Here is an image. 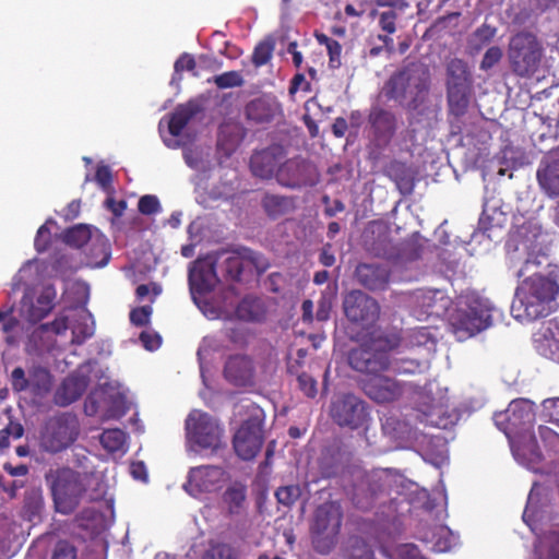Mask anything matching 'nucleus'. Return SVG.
<instances>
[{
	"instance_id": "nucleus-12",
	"label": "nucleus",
	"mask_w": 559,
	"mask_h": 559,
	"mask_svg": "<svg viewBox=\"0 0 559 559\" xmlns=\"http://www.w3.org/2000/svg\"><path fill=\"white\" fill-rule=\"evenodd\" d=\"M347 361L353 370L364 374L362 378H369L389 371L390 353L364 344L349 350Z\"/></svg>"
},
{
	"instance_id": "nucleus-47",
	"label": "nucleus",
	"mask_w": 559,
	"mask_h": 559,
	"mask_svg": "<svg viewBox=\"0 0 559 559\" xmlns=\"http://www.w3.org/2000/svg\"><path fill=\"white\" fill-rule=\"evenodd\" d=\"M542 407L544 419L559 427V397L545 400Z\"/></svg>"
},
{
	"instance_id": "nucleus-56",
	"label": "nucleus",
	"mask_w": 559,
	"mask_h": 559,
	"mask_svg": "<svg viewBox=\"0 0 559 559\" xmlns=\"http://www.w3.org/2000/svg\"><path fill=\"white\" fill-rule=\"evenodd\" d=\"M496 35V28L488 25L483 24L479 26L473 34L474 39L478 43L477 49L481 46L489 44Z\"/></svg>"
},
{
	"instance_id": "nucleus-8",
	"label": "nucleus",
	"mask_w": 559,
	"mask_h": 559,
	"mask_svg": "<svg viewBox=\"0 0 559 559\" xmlns=\"http://www.w3.org/2000/svg\"><path fill=\"white\" fill-rule=\"evenodd\" d=\"M429 88L428 73L418 69L405 68L389 79L385 83V96L397 102L405 100L408 96L414 100L427 93Z\"/></svg>"
},
{
	"instance_id": "nucleus-18",
	"label": "nucleus",
	"mask_w": 559,
	"mask_h": 559,
	"mask_svg": "<svg viewBox=\"0 0 559 559\" xmlns=\"http://www.w3.org/2000/svg\"><path fill=\"white\" fill-rule=\"evenodd\" d=\"M223 373L225 379L235 386H252L254 384L255 367L252 358L248 355L229 356Z\"/></svg>"
},
{
	"instance_id": "nucleus-9",
	"label": "nucleus",
	"mask_w": 559,
	"mask_h": 559,
	"mask_svg": "<svg viewBox=\"0 0 559 559\" xmlns=\"http://www.w3.org/2000/svg\"><path fill=\"white\" fill-rule=\"evenodd\" d=\"M78 433L75 416L64 413L55 416L46 424L40 444L45 451L58 453L70 447L76 440Z\"/></svg>"
},
{
	"instance_id": "nucleus-36",
	"label": "nucleus",
	"mask_w": 559,
	"mask_h": 559,
	"mask_svg": "<svg viewBox=\"0 0 559 559\" xmlns=\"http://www.w3.org/2000/svg\"><path fill=\"white\" fill-rule=\"evenodd\" d=\"M198 104L188 102L176 107L168 122V131L173 136L181 134L190 120L199 112Z\"/></svg>"
},
{
	"instance_id": "nucleus-17",
	"label": "nucleus",
	"mask_w": 559,
	"mask_h": 559,
	"mask_svg": "<svg viewBox=\"0 0 559 559\" xmlns=\"http://www.w3.org/2000/svg\"><path fill=\"white\" fill-rule=\"evenodd\" d=\"M377 4L386 9L381 12L373 9L370 12V16H379V26L386 35H378V38L391 51L393 49V39L389 35L396 32V20L405 12L409 4L406 0H378Z\"/></svg>"
},
{
	"instance_id": "nucleus-51",
	"label": "nucleus",
	"mask_w": 559,
	"mask_h": 559,
	"mask_svg": "<svg viewBox=\"0 0 559 559\" xmlns=\"http://www.w3.org/2000/svg\"><path fill=\"white\" fill-rule=\"evenodd\" d=\"M152 314L151 306H142L131 310L130 321L135 326H145L150 323Z\"/></svg>"
},
{
	"instance_id": "nucleus-39",
	"label": "nucleus",
	"mask_w": 559,
	"mask_h": 559,
	"mask_svg": "<svg viewBox=\"0 0 559 559\" xmlns=\"http://www.w3.org/2000/svg\"><path fill=\"white\" fill-rule=\"evenodd\" d=\"M95 333V323L88 311L80 313L72 326V344L82 345Z\"/></svg>"
},
{
	"instance_id": "nucleus-63",
	"label": "nucleus",
	"mask_w": 559,
	"mask_h": 559,
	"mask_svg": "<svg viewBox=\"0 0 559 559\" xmlns=\"http://www.w3.org/2000/svg\"><path fill=\"white\" fill-rule=\"evenodd\" d=\"M195 66H197V63H195L193 56H191L189 53H182L176 60L174 68H175L176 73H181L185 70H187V71L194 70Z\"/></svg>"
},
{
	"instance_id": "nucleus-44",
	"label": "nucleus",
	"mask_w": 559,
	"mask_h": 559,
	"mask_svg": "<svg viewBox=\"0 0 559 559\" xmlns=\"http://www.w3.org/2000/svg\"><path fill=\"white\" fill-rule=\"evenodd\" d=\"M207 82L214 83L221 90H225L240 87L243 85L245 80L239 71L233 70L214 75L212 79H209Z\"/></svg>"
},
{
	"instance_id": "nucleus-14",
	"label": "nucleus",
	"mask_w": 559,
	"mask_h": 559,
	"mask_svg": "<svg viewBox=\"0 0 559 559\" xmlns=\"http://www.w3.org/2000/svg\"><path fill=\"white\" fill-rule=\"evenodd\" d=\"M344 313L346 318L354 323L370 325L373 323L380 312L377 300L361 290H352L343 301Z\"/></svg>"
},
{
	"instance_id": "nucleus-13",
	"label": "nucleus",
	"mask_w": 559,
	"mask_h": 559,
	"mask_svg": "<svg viewBox=\"0 0 559 559\" xmlns=\"http://www.w3.org/2000/svg\"><path fill=\"white\" fill-rule=\"evenodd\" d=\"M534 404L527 400H515L503 413L495 414V423L508 437L527 431L534 424Z\"/></svg>"
},
{
	"instance_id": "nucleus-40",
	"label": "nucleus",
	"mask_w": 559,
	"mask_h": 559,
	"mask_svg": "<svg viewBox=\"0 0 559 559\" xmlns=\"http://www.w3.org/2000/svg\"><path fill=\"white\" fill-rule=\"evenodd\" d=\"M275 38L272 35L264 37L259 41L252 52L251 62L255 68H261L269 63L275 49Z\"/></svg>"
},
{
	"instance_id": "nucleus-45",
	"label": "nucleus",
	"mask_w": 559,
	"mask_h": 559,
	"mask_svg": "<svg viewBox=\"0 0 559 559\" xmlns=\"http://www.w3.org/2000/svg\"><path fill=\"white\" fill-rule=\"evenodd\" d=\"M301 496V487L299 485H287L278 487L275 491V498L280 504L292 507Z\"/></svg>"
},
{
	"instance_id": "nucleus-35",
	"label": "nucleus",
	"mask_w": 559,
	"mask_h": 559,
	"mask_svg": "<svg viewBox=\"0 0 559 559\" xmlns=\"http://www.w3.org/2000/svg\"><path fill=\"white\" fill-rule=\"evenodd\" d=\"M235 313L242 321L259 322L265 318L266 309L260 298L246 296L237 305Z\"/></svg>"
},
{
	"instance_id": "nucleus-22",
	"label": "nucleus",
	"mask_w": 559,
	"mask_h": 559,
	"mask_svg": "<svg viewBox=\"0 0 559 559\" xmlns=\"http://www.w3.org/2000/svg\"><path fill=\"white\" fill-rule=\"evenodd\" d=\"M383 490L384 485L381 475L366 473L354 485L352 501L356 508L367 511Z\"/></svg>"
},
{
	"instance_id": "nucleus-49",
	"label": "nucleus",
	"mask_w": 559,
	"mask_h": 559,
	"mask_svg": "<svg viewBox=\"0 0 559 559\" xmlns=\"http://www.w3.org/2000/svg\"><path fill=\"white\" fill-rule=\"evenodd\" d=\"M349 556L352 559H373V551L367 543L356 538L350 545Z\"/></svg>"
},
{
	"instance_id": "nucleus-48",
	"label": "nucleus",
	"mask_w": 559,
	"mask_h": 559,
	"mask_svg": "<svg viewBox=\"0 0 559 559\" xmlns=\"http://www.w3.org/2000/svg\"><path fill=\"white\" fill-rule=\"evenodd\" d=\"M394 559H427L415 544H402L393 549Z\"/></svg>"
},
{
	"instance_id": "nucleus-29",
	"label": "nucleus",
	"mask_w": 559,
	"mask_h": 559,
	"mask_svg": "<svg viewBox=\"0 0 559 559\" xmlns=\"http://www.w3.org/2000/svg\"><path fill=\"white\" fill-rule=\"evenodd\" d=\"M447 90H469L471 72L466 61L452 58L445 64Z\"/></svg>"
},
{
	"instance_id": "nucleus-20",
	"label": "nucleus",
	"mask_w": 559,
	"mask_h": 559,
	"mask_svg": "<svg viewBox=\"0 0 559 559\" xmlns=\"http://www.w3.org/2000/svg\"><path fill=\"white\" fill-rule=\"evenodd\" d=\"M413 300L419 316L442 317L452 305V299L442 289L418 290L414 294Z\"/></svg>"
},
{
	"instance_id": "nucleus-7",
	"label": "nucleus",
	"mask_w": 559,
	"mask_h": 559,
	"mask_svg": "<svg viewBox=\"0 0 559 559\" xmlns=\"http://www.w3.org/2000/svg\"><path fill=\"white\" fill-rule=\"evenodd\" d=\"M330 417L338 427L357 430L370 421L369 405L353 393L336 396L330 405Z\"/></svg>"
},
{
	"instance_id": "nucleus-6",
	"label": "nucleus",
	"mask_w": 559,
	"mask_h": 559,
	"mask_svg": "<svg viewBox=\"0 0 559 559\" xmlns=\"http://www.w3.org/2000/svg\"><path fill=\"white\" fill-rule=\"evenodd\" d=\"M250 415L241 424L233 439L236 454L243 461L254 459L263 444L264 412L255 404L249 406Z\"/></svg>"
},
{
	"instance_id": "nucleus-62",
	"label": "nucleus",
	"mask_w": 559,
	"mask_h": 559,
	"mask_svg": "<svg viewBox=\"0 0 559 559\" xmlns=\"http://www.w3.org/2000/svg\"><path fill=\"white\" fill-rule=\"evenodd\" d=\"M411 342L414 345H427L428 343L435 344L431 334L427 328H419L414 330L411 334Z\"/></svg>"
},
{
	"instance_id": "nucleus-52",
	"label": "nucleus",
	"mask_w": 559,
	"mask_h": 559,
	"mask_svg": "<svg viewBox=\"0 0 559 559\" xmlns=\"http://www.w3.org/2000/svg\"><path fill=\"white\" fill-rule=\"evenodd\" d=\"M12 389L16 392H23L28 390L29 386V374L26 377L25 371L22 367H16L11 373Z\"/></svg>"
},
{
	"instance_id": "nucleus-37",
	"label": "nucleus",
	"mask_w": 559,
	"mask_h": 559,
	"mask_svg": "<svg viewBox=\"0 0 559 559\" xmlns=\"http://www.w3.org/2000/svg\"><path fill=\"white\" fill-rule=\"evenodd\" d=\"M52 389V376L50 371L41 366H33L29 369L28 390L35 397H45Z\"/></svg>"
},
{
	"instance_id": "nucleus-54",
	"label": "nucleus",
	"mask_w": 559,
	"mask_h": 559,
	"mask_svg": "<svg viewBox=\"0 0 559 559\" xmlns=\"http://www.w3.org/2000/svg\"><path fill=\"white\" fill-rule=\"evenodd\" d=\"M203 559H237L235 550L226 544L212 548Z\"/></svg>"
},
{
	"instance_id": "nucleus-24",
	"label": "nucleus",
	"mask_w": 559,
	"mask_h": 559,
	"mask_svg": "<svg viewBox=\"0 0 559 559\" xmlns=\"http://www.w3.org/2000/svg\"><path fill=\"white\" fill-rule=\"evenodd\" d=\"M282 114V106L275 97L260 96L245 106V117L255 124L270 123Z\"/></svg>"
},
{
	"instance_id": "nucleus-53",
	"label": "nucleus",
	"mask_w": 559,
	"mask_h": 559,
	"mask_svg": "<svg viewBox=\"0 0 559 559\" xmlns=\"http://www.w3.org/2000/svg\"><path fill=\"white\" fill-rule=\"evenodd\" d=\"M297 381H298V386L299 389L304 392V394L308 397H314L318 393V389H317V380L306 373V372H302L298 376L297 378Z\"/></svg>"
},
{
	"instance_id": "nucleus-4",
	"label": "nucleus",
	"mask_w": 559,
	"mask_h": 559,
	"mask_svg": "<svg viewBox=\"0 0 559 559\" xmlns=\"http://www.w3.org/2000/svg\"><path fill=\"white\" fill-rule=\"evenodd\" d=\"M466 308L451 316L450 324L457 340L463 341L487 329L491 324V302L476 294L466 297Z\"/></svg>"
},
{
	"instance_id": "nucleus-34",
	"label": "nucleus",
	"mask_w": 559,
	"mask_h": 559,
	"mask_svg": "<svg viewBox=\"0 0 559 559\" xmlns=\"http://www.w3.org/2000/svg\"><path fill=\"white\" fill-rule=\"evenodd\" d=\"M448 114L450 123L461 122L469 105V90H447Z\"/></svg>"
},
{
	"instance_id": "nucleus-30",
	"label": "nucleus",
	"mask_w": 559,
	"mask_h": 559,
	"mask_svg": "<svg viewBox=\"0 0 559 559\" xmlns=\"http://www.w3.org/2000/svg\"><path fill=\"white\" fill-rule=\"evenodd\" d=\"M383 173L392 181L403 195L411 194L415 188V179L409 167L400 160H391L383 169Z\"/></svg>"
},
{
	"instance_id": "nucleus-19",
	"label": "nucleus",
	"mask_w": 559,
	"mask_h": 559,
	"mask_svg": "<svg viewBox=\"0 0 559 559\" xmlns=\"http://www.w3.org/2000/svg\"><path fill=\"white\" fill-rule=\"evenodd\" d=\"M369 134L378 146H386L396 132V117L393 112L373 107L368 115Z\"/></svg>"
},
{
	"instance_id": "nucleus-31",
	"label": "nucleus",
	"mask_w": 559,
	"mask_h": 559,
	"mask_svg": "<svg viewBox=\"0 0 559 559\" xmlns=\"http://www.w3.org/2000/svg\"><path fill=\"white\" fill-rule=\"evenodd\" d=\"M85 391V383L79 377L66 378L55 393V403L68 406L78 401Z\"/></svg>"
},
{
	"instance_id": "nucleus-64",
	"label": "nucleus",
	"mask_w": 559,
	"mask_h": 559,
	"mask_svg": "<svg viewBox=\"0 0 559 559\" xmlns=\"http://www.w3.org/2000/svg\"><path fill=\"white\" fill-rule=\"evenodd\" d=\"M140 341L143 346L148 350L157 349L160 346L162 340L157 334H151L148 332H142L140 334Z\"/></svg>"
},
{
	"instance_id": "nucleus-38",
	"label": "nucleus",
	"mask_w": 559,
	"mask_h": 559,
	"mask_svg": "<svg viewBox=\"0 0 559 559\" xmlns=\"http://www.w3.org/2000/svg\"><path fill=\"white\" fill-rule=\"evenodd\" d=\"M99 441L108 453L123 455L128 451V436L119 428L105 429Z\"/></svg>"
},
{
	"instance_id": "nucleus-43",
	"label": "nucleus",
	"mask_w": 559,
	"mask_h": 559,
	"mask_svg": "<svg viewBox=\"0 0 559 559\" xmlns=\"http://www.w3.org/2000/svg\"><path fill=\"white\" fill-rule=\"evenodd\" d=\"M92 233L87 225L79 224L68 228L64 233V242L75 248H82L91 239Z\"/></svg>"
},
{
	"instance_id": "nucleus-5",
	"label": "nucleus",
	"mask_w": 559,
	"mask_h": 559,
	"mask_svg": "<svg viewBox=\"0 0 559 559\" xmlns=\"http://www.w3.org/2000/svg\"><path fill=\"white\" fill-rule=\"evenodd\" d=\"M543 48L535 35L528 32L515 34L509 45V59L513 72L522 78L533 76L539 69Z\"/></svg>"
},
{
	"instance_id": "nucleus-21",
	"label": "nucleus",
	"mask_w": 559,
	"mask_h": 559,
	"mask_svg": "<svg viewBox=\"0 0 559 559\" xmlns=\"http://www.w3.org/2000/svg\"><path fill=\"white\" fill-rule=\"evenodd\" d=\"M284 158V150L280 145H271L264 150L254 152L250 157V170L253 176L261 179H270L281 166Z\"/></svg>"
},
{
	"instance_id": "nucleus-57",
	"label": "nucleus",
	"mask_w": 559,
	"mask_h": 559,
	"mask_svg": "<svg viewBox=\"0 0 559 559\" xmlns=\"http://www.w3.org/2000/svg\"><path fill=\"white\" fill-rule=\"evenodd\" d=\"M22 312L25 316L26 320L36 323L43 320L44 318H35L38 312H41V308L34 302L32 299H26L25 297L22 300Z\"/></svg>"
},
{
	"instance_id": "nucleus-58",
	"label": "nucleus",
	"mask_w": 559,
	"mask_h": 559,
	"mask_svg": "<svg viewBox=\"0 0 559 559\" xmlns=\"http://www.w3.org/2000/svg\"><path fill=\"white\" fill-rule=\"evenodd\" d=\"M299 90L309 93L311 92V83L306 81L304 73H296L293 79L290 80L288 92L290 95L296 94Z\"/></svg>"
},
{
	"instance_id": "nucleus-59",
	"label": "nucleus",
	"mask_w": 559,
	"mask_h": 559,
	"mask_svg": "<svg viewBox=\"0 0 559 559\" xmlns=\"http://www.w3.org/2000/svg\"><path fill=\"white\" fill-rule=\"evenodd\" d=\"M95 180L103 190H108L111 187L112 175L108 166H98L95 173Z\"/></svg>"
},
{
	"instance_id": "nucleus-23",
	"label": "nucleus",
	"mask_w": 559,
	"mask_h": 559,
	"mask_svg": "<svg viewBox=\"0 0 559 559\" xmlns=\"http://www.w3.org/2000/svg\"><path fill=\"white\" fill-rule=\"evenodd\" d=\"M536 176L540 188L549 197H559V147L544 156Z\"/></svg>"
},
{
	"instance_id": "nucleus-50",
	"label": "nucleus",
	"mask_w": 559,
	"mask_h": 559,
	"mask_svg": "<svg viewBox=\"0 0 559 559\" xmlns=\"http://www.w3.org/2000/svg\"><path fill=\"white\" fill-rule=\"evenodd\" d=\"M503 52L500 47H489L480 61V69L484 71H488L501 60Z\"/></svg>"
},
{
	"instance_id": "nucleus-32",
	"label": "nucleus",
	"mask_w": 559,
	"mask_h": 559,
	"mask_svg": "<svg viewBox=\"0 0 559 559\" xmlns=\"http://www.w3.org/2000/svg\"><path fill=\"white\" fill-rule=\"evenodd\" d=\"M261 206L270 218H278L295 209V201L292 197L265 193L261 200Z\"/></svg>"
},
{
	"instance_id": "nucleus-60",
	"label": "nucleus",
	"mask_w": 559,
	"mask_h": 559,
	"mask_svg": "<svg viewBox=\"0 0 559 559\" xmlns=\"http://www.w3.org/2000/svg\"><path fill=\"white\" fill-rule=\"evenodd\" d=\"M49 245H50V231L45 225H43L37 230L34 246L38 252H44L48 249Z\"/></svg>"
},
{
	"instance_id": "nucleus-27",
	"label": "nucleus",
	"mask_w": 559,
	"mask_h": 559,
	"mask_svg": "<svg viewBox=\"0 0 559 559\" xmlns=\"http://www.w3.org/2000/svg\"><path fill=\"white\" fill-rule=\"evenodd\" d=\"M310 165L302 159H288L276 171L277 182L287 188H297L308 183L306 173Z\"/></svg>"
},
{
	"instance_id": "nucleus-55",
	"label": "nucleus",
	"mask_w": 559,
	"mask_h": 559,
	"mask_svg": "<svg viewBox=\"0 0 559 559\" xmlns=\"http://www.w3.org/2000/svg\"><path fill=\"white\" fill-rule=\"evenodd\" d=\"M51 559H76V548L69 542L60 540L56 545Z\"/></svg>"
},
{
	"instance_id": "nucleus-10",
	"label": "nucleus",
	"mask_w": 559,
	"mask_h": 559,
	"mask_svg": "<svg viewBox=\"0 0 559 559\" xmlns=\"http://www.w3.org/2000/svg\"><path fill=\"white\" fill-rule=\"evenodd\" d=\"M267 267L269 263L261 253L246 247L231 251L221 263L226 280L235 282H239L243 274H262Z\"/></svg>"
},
{
	"instance_id": "nucleus-28",
	"label": "nucleus",
	"mask_w": 559,
	"mask_h": 559,
	"mask_svg": "<svg viewBox=\"0 0 559 559\" xmlns=\"http://www.w3.org/2000/svg\"><path fill=\"white\" fill-rule=\"evenodd\" d=\"M223 510L229 516L240 515L247 508V487L240 481L230 484L222 495Z\"/></svg>"
},
{
	"instance_id": "nucleus-11",
	"label": "nucleus",
	"mask_w": 559,
	"mask_h": 559,
	"mask_svg": "<svg viewBox=\"0 0 559 559\" xmlns=\"http://www.w3.org/2000/svg\"><path fill=\"white\" fill-rule=\"evenodd\" d=\"M186 432L190 442L202 449H217L223 429L217 420L203 412H192L186 419Z\"/></svg>"
},
{
	"instance_id": "nucleus-16",
	"label": "nucleus",
	"mask_w": 559,
	"mask_h": 559,
	"mask_svg": "<svg viewBox=\"0 0 559 559\" xmlns=\"http://www.w3.org/2000/svg\"><path fill=\"white\" fill-rule=\"evenodd\" d=\"M359 385L364 393L377 403H390L400 399L404 392L402 384L395 379L378 373L361 378Z\"/></svg>"
},
{
	"instance_id": "nucleus-26",
	"label": "nucleus",
	"mask_w": 559,
	"mask_h": 559,
	"mask_svg": "<svg viewBox=\"0 0 559 559\" xmlns=\"http://www.w3.org/2000/svg\"><path fill=\"white\" fill-rule=\"evenodd\" d=\"M224 473L222 467L214 465L192 467L186 487L190 486L199 492H210L222 480Z\"/></svg>"
},
{
	"instance_id": "nucleus-61",
	"label": "nucleus",
	"mask_w": 559,
	"mask_h": 559,
	"mask_svg": "<svg viewBox=\"0 0 559 559\" xmlns=\"http://www.w3.org/2000/svg\"><path fill=\"white\" fill-rule=\"evenodd\" d=\"M52 300L53 295H50L48 292L41 293L35 301L41 308V312H38L35 318H45L53 307Z\"/></svg>"
},
{
	"instance_id": "nucleus-2",
	"label": "nucleus",
	"mask_w": 559,
	"mask_h": 559,
	"mask_svg": "<svg viewBox=\"0 0 559 559\" xmlns=\"http://www.w3.org/2000/svg\"><path fill=\"white\" fill-rule=\"evenodd\" d=\"M344 511L338 501L328 500L316 507L309 523V536L313 550L326 556L338 544Z\"/></svg>"
},
{
	"instance_id": "nucleus-41",
	"label": "nucleus",
	"mask_w": 559,
	"mask_h": 559,
	"mask_svg": "<svg viewBox=\"0 0 559 559\" xmlns=\"http://www.w3.org/2000/svg\"><path fill=\"white\" fill-rule=\"evenodd\" d=\"M314 37L320 45H324L329 56V67L331 69H338L342 66V45L329 37L328 35L314 32Z\"/></svg>"
},
{
	"instance_id": "nucleus-1",
	"label": "nucleus",
	"mask_w": 559,
	"mask_h": 559,
	"mask_svg": "<svg viewBox=\"0 0 559 559\" xmlns=\"http://www.w3.org/2000/svg\"><path fill=\"white\" fill-rule=\"evenodd\" d=\"M559 294V266H552L546 276H527L518 285L512 302L515 318L528 321L547 317Z\"/></svg>"
},
{
	"instance_id": "nucleus-42",
	"label": "nucleus",
	"mask_w": 559,
	"mask_h": 559,
	"mask_svg": "<svg viewBox=\"0 0 559 559\" xmlns=\"http://www.w3.org/2000/svg\"><path fill=\"white\" fill-rule=\"evenodd\" d=\"M426 367L424 361L412 358H391L389 371L395 374L420 373Z\"/></svg>"
},
{
	"instance_id": "nucleus-46",
	"label": "nucleus",
	"mask_w": 559,
	"mask_h": 559,
	"mask_svg": "<svg viewBox=\"0 0 559 559\" xmlns=\"http://www.w3.org/2000/svg\"><path fill=\"white\" fill-rule=\"evenodd\" d=\"M138 210L143 215H154L162 212V205L156 195L145 194L140 198Z\"/></svg>"
},
{
	"instance_id": "nucleus-15",
	"label": "nucleus",
	"mask_w": 559,
	"mask_h": 559,
	"mask_svg": "<svg viewBox=\"0 0 559 559\" xmlns=\"http://www.w3.org/2000/svg\"><path fill=\"white\" fill-rule=\"evenodd\" d=\"M217 260L212 255L203 259H197L189 267L188 281L191 294L206 295L213 292L218 284L219 280L216 274Z\"/></svg>"
},
{
	"instance_id": "nucleus-25",
	"label": "nucleus",
	"mask_w": 559,
	"mask_h": 559,
	"mask_svg": "<svg viewBox=\"0 0 559 559\" xmlns=\"http://www.w3.org/2000/svg\"><path fill=\"white\" fill-rule=\"evenodd\" d=\"M355 277L369 290H384L390 282V270L382 264L360 263L356 266Z\"/></svg>"
},
{
	"instance_id": "nucleus-33",
	"label": "nucleus",
	"mask_w": 559,
	"mask_h": 559,
	"mask_svg": "<svg viewBox=\"0 0 559 559\" xmlns=\"http://www.w3.org/2000/svg\"><path fill=\"white\" fill-rule=\"evenodd\" d=\"M555 266L550 263L549 255L545 252L532 250L527 253L525 260L523 261L521 267L516 272V276L527 277V276H545L540 273L542 270L547 269V272Z\"/></svg>"
},
{
	"instance_id": "nucleus-3",
	"label": "nucleus",
	"mask_w": 559,
	"mask_h": 559,
	"mask_svg": "<svg viewBox=\"0 0 559 559\" xmlns=\"http://www.w3.org/2000/svg\"><path fill=\"white\" fill-rule=\"evenodd\" d=\"M45 478L51 490L57 512L71 514L86 492L81 474L69 467H62L50 471Z\"/></svg>"
}]
</instances>
